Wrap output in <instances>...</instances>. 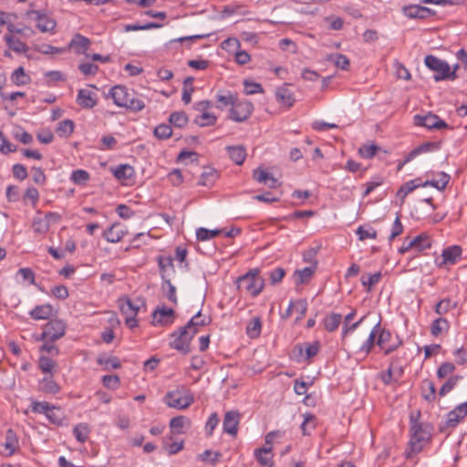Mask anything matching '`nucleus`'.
I'll return each mask as SVG.
<instances>
[{
    "mask_svg": "<svg viewBox=\"0 0 467 467\" xmlns=\"http://www.w3.org/2000/svg\"><path fill=\"white\" fill-rule=\"evenodd\" d=\"M56 366V362L46 356H41L38 360V367L44 373L52 374L53 368Z\"/></svg>",
    "mask_w": 467,
    "mask_h": 467,
    "instance_id": "nucleus-56",
    "label": "nucleus"
},
{
    "mask_svg": "<svg viewBox=\"0 0 467 467\" xmlns=\"http://www.w3.org/2000/svg\"><path fill=\"white\" fill-rule=\"evenodd\" d=\"M66 323L61 319H52L43 327V332L36 337V340L57 341L66 333Z\"/></svg>",
    "mask_w": 467,
    "mask_h": 467,
    "instance_id": "nucleus-9",
    "label": "nucleus"
},
{
    "mask_svg": "<svg viewBox=\"0 0 467 467\" xmlns=\"http://www.w3.org/2000/svg\"><path fill=\"white\" fill-rule=\"evenodd\" d=\"M342 321V316L338 313H331L324 318V327L328 332L337 330Z\"/></svg>",
    "mask_w": 467,
    "mask_h": 467,
    "instance_id": "nucleus-32",
    "label": "nucleus"
},
{
    "mask_svg": "<svg viewBox=\"0 0 467 467\" xmlns=\"http://www.w3.org/2000/svg\"><path fill=\"white\" fill-rule=\"evenodd\" d=\"M244 88L245 95L260 94L264 92V88L261 84L250 80L244 81Z\"/></svg>",
    "mask_w": 467,
    "mask_h": 467,
    "instance_id": "nucleus-53",
    "label": "nucleus"
},
{
    "mask_svg": "<svg viewBox=\"0 0 467 467\" xmlns=\"http://www.w3.org/2000/svg\"><path fill=\"white\" fill-rule=\"evenodd\" d=\"M186 422H189V420L183 416L174 417L170 421V427L174 432L182 433Z\"/></svg>",
    "mask_w": 467,
    "mask_h": 467,
    "instance_id": "nucleus-61",
    "label": "nucleus"
},
{
    "mask_svg": "<svg viewBox=\"0 0 467 467\" xmlns=\"http://www.w3.org/2000/svg\"><path fill=\"white\" fill-rule=\"evenodd\" d=\"M418 182H419L418 179L410 180V181L407 182L400 187V189L398 192V194L401 195L402 197H405L406 195H408L410 192H411L416 188L422 186V183H420Z\"/></svg>",
    "mask_w": 467,
    "mask_h": 467,
    "instance_id": "nucleus-59",
    "label": "nucleus"
},
{
    "mask_svg": "<svg viewBox=\"0 0 467 467\" xmlns=\"http://www.w3.org/2000/svg\"><path fill=\"white\" fill-rule=\"evenodd\" d=\"M414 124L416 126L425 127L429 130H441L448 127V124L443 119L431 113L426 115H415Z\"/></svg>",
    "mask_w": 467,
    "mask_h": 467,
    "instance_id": "nucleus-13",
    "label": "nucleus"
},
{
    "mask_svg": "<svg viewBox=\"0 0 467 467\" xmlns=\"http://www.w3.org/2000/svg\"><path fill=\"white\" fill-rule=\"evenodd\" d=\"M13 136L23 144H31L34 140L33 136L21 127H18L14 130Z\"/></svg>",
    "mask_w": 467,
    "mask_h": 467,
    "instance_id": "nucleus-50",
    "label": "nucleus"
},
{
    "mask_svg": "<svg viewBox=\"0 0 467 467\" xmlns=\"http://www.w3.org/2000/svg\"><path fill=\"white\" fill-rule=\"evenodd\" d=\"M314 274V268L311 266H306L303 269L296 270L294 274L295 276V283L296 285H302L307 280L310 279V277Z\"/></svg>",
    "mask_w": 467,
    "mask_h": 467,
    "instance_id": "nucleus-42",
    "label": "nucleus"
},
{
    "mask_svg": "<svg viewBox=\"0 0 467 467\" xmlns=\"http://www.w3.org/2000/svg\"><path fill=\"white\" fill-rule=\"evenodd\" d=\"M26 16L36 21V27L43 33L54 32L57 22L40 10L30 9Z\"/></svg>",
    "mask_w": 467,
    "mask_h": 467,
    "instance_id": "nucleus-10",
    "label": "nucleus"
},
{
    "mask_svg": "<svg viewBox=\"0 0 467 467\" xmlns=\"http://www.w3.org/2000/svg\"><path fill=\"white\" fill-rule=\"evenodd\" d=\"M169 122L176 128H182L188 123V117L183 111H175L170 115Z\"/></svg>",
    "mask_w": 467,
    "mask_h": 467,
    "instance_id": "nucleus-40",
    "label": "nucleus"
},
{
    "mask_svg": "<svg viewBox=\"0 0 467 467\" xmlns=\"http://www.w3.org/2000/svg\"><path fill=\"white\" fill-rule=\"evenodd\" d=\"M421 397L427 402H433L436 400L437 393L436 388L432 380L425 379L420 383Z\"/></svg>",
    "mask_w": 467,
    "mask_h": 467,
    "instance_id": "nucleus-21",
    "label": "nucleus"
},
{
    "mask_svg": "<svg viewBox=\"0 0 467 467\" xmlns=\"http://www.w3.org/2000/svg\"><path fill=\"white\" fill-rule=\"evenodd\" d=\"M134 169L129 164H120L113 170V175L119 181H128L133 178Z\"/></svg>",
    "mask_w": 467,
    "mask_h": 467,
    "instance_id": "nucleus-28",
    "label": "nucleus"
},
{
    "mask_svg": "<svg viewBox=\"0 0 467 467\" xmlns=\"http://www.w3.org/2000/svg\"><path fill=\"white\" fill-rule=\"evenodd\" d=\"M425 66L434 72L433 79L436 82L442 80H454L457 75L451 71V67L447 61L437 57L434 55H427L424 58Z\"/></svg>",
    "mask_w": 467,
    "mask_h": 467,
    "instance_id": "nucleus-5",
    "label": "nucleus"
},
{
    "mask_svg": "<svg viewBox=\"0 0 467 467\" xmlns=\"http://www.w3.org/2000/svg\"><path fill=\"white\" fill-rule=\"evenodd\" d=\"M380 327V322H378L372 330L370 331L368 338L366 341L358 348L357 350V353L363 354L364 356H367L372 349L374 344H375V338L377 337V334L379 333V329Z\"/></svg>",
    "mask_w": 467,
    "mask_h": 467,
    "instance_id": "nucleus-25",
    "label": "nucleus"
},
{
    "mask_svg": "<svg viewBox=\"0 0 467 467\" xmlns=\"http://www.w3.org/2000/svg\"><path fill=\"white\" fill-rule=\"evenodd\" d=\"M51 408V405L47 401H36L32 400L30 409L34 413L44 414L47 413L48 410Z\"/></svg>",
    "mask_w": 467,
    "mask_h": 467,
    "instance_id": "nucleus-62",
    "label": "nucleus"
},
{
    "mask_svg": "<svg viewBox=\"0 0 467 467\" xmlns=\"http://www.w3.org/2000/svg\"><path fill=\"white\" fill-rule=\"evenodd\" d=\"M357 235L358 236V239L363 241L366 239H376L377 238V232L372 227H364L359 226L356 231Z\"/></svg>",
    "mask_w": 467,
    "mask_h": 467,
    "instance_id": "nucleus-57",
    "label": "nucleus"
},
{
    "mask_svg": "<svg viewBox=\"0 0 467 467\" xmlns=\"http://www.w3.org/2000/svg\"><path fill=\"white\" fill-rule=\"evenodd\" d=\"M402 14L410 19L423 20L435 16L436 11L420 5H408L402 7Z\"/></svg>",
    "mask_w": 467,
    "mask_h": 467,
    "instance_id": "nucleus-12",
    "label": "nucleus"
},
{
    "mask_svg": "<svg viewBox=\"0 0 467 467\" xmlns=\"http://www.w3.org/2000/svg\"><path fill=\"white\" fill-rule=\"evenodd\" d=\"M207 324L206 318L202 317V311H198L185 326H190V330L194 331V335L198 332V328Z\"/></svg>",
    "mask_w": 467,
    "mask_h": 467,
    "instance_id": "nucleus-48",
    "label": "nucleus"
},
{
    "mask_svg": "<svg viewBox=\"0 0 467 467\" xmlns=\"http://www.w3.org/2000/svg\"><path fill=\"white\" fill-rule=\"evenodd\" d=\"M236 97V94L232 91H220L216 93V108L219 109H223L227 107L232 108Z\"/></svg>",
    "mask_w": 467,
    "mask_h": 467,
    "instance_id": "nucleus-24",
    "label": "nucleus"
},
{
    "mask_svg": "<svg viewBox=\"0 0 467 467\" xmlns=\"http://www.w3.org/2000/svg\"><path fill=\"white\" fill-rule=\"evenodd\" d=\"M89 432L90 429L87 423H79L73 428L74 437L80 443L87 441Z\"/></svg>",
    "mask_w": 467,
    "mask_h": 467,
    "instance_id": "nucleus-34",
    "label": "nucleus"
},
{
    "mask_svg": "<svg viewBox=\"0 0 467 467\" xmlns=\"http://www.w3.org/2000/svg\"><path fill=\"white\" fill-rule=\"evenodd\" d=\"M262 323L259 317H254L246 326V335L250 338H256L260 336Z\"/></svg>",
    "mask_w": 467,
    "mask_h": 467,
    "instance_id": "nucleus-35",
    "label": "nucleus"
},
{
    "mask_svg": "<svg viewBox=\"0 0 467 467\" xmlns=\"http://www.w3.org/2000/svg\"><path fill=\"white\" fill-rule=\"evenodd\" d=\"M461 379H462V376L459 375L449 378L448 380L441 387L438 395L441 397L445 396L455 388Z\"/></svg>",
    "mask_w": 467,
    "mask_h": 467,
    "instance_id": "nucleus-46",
    "label": "nucleus"
},
{
    "mask_svg": "<svg viewBox=\"0 0 467 467\" xmlns=\"http://www.w3.org/2000/svg\"><path fill=\"white\" fill-rule=\"evenodd\" d=\"M296 348H298L300 355H302L303 350H305V358L309 359L318 353L320 349V344L318 341H315L313 343H306L304 348L301 345H297Z\"/></svg>",
    "mask_w": 467,
    "mask_h": 467,
    "instance_id": "nucleus-36",
    "label": "nucleus"
},
{
    "mask_svg": "<svg viewBox=\"0 0 467 467\" xmlns=\"http://www.w3.org/2000/svg\"><path fill=\"white\" fill-rule=\"evenodd\" d=\"M377 339V345L381 348H385V346L391 339V332L388 329H381L379 327Z\"/></svg>",
    "mask_w": 467,
    "mask_h": 467,
    "instance_id": "nucleus-64",
    "label": "nucleus"
},
{
    "mask_svg": "<svg viewBox=\"0 0 467 467\" xmlns=\"http://www.w3.org/2000/svg\"><path fill=\"white\" fill-rule=\"evenodd\" d=\"M75 184L82 185L89 180V173L85 170H75L70 176Z\"/></svg>",
    "mask_w": 467,
    "mask_h": 467,
    "instance_id": "nucleus-52",
    "label": "nucleus"
},
{
    "mask_svg": "<svg viewBox=\"0 0 467 467\" xmlns=\"http://www.w3.org/2000/svg\"><path fill=\"white\" fill-rule=\"evenodd\" d=\"M254 456L262 467L274 466V455L270 447L257 448L254 451Z\"/></svg>",
    "mask_w": 467,
    "mask_h": 467,
    "instance_id": "nucleus-19",
    "label": "nucleus"
},
{
    "mask_svg": "<svg viewBox=\"0 0 467 467\" xmlns=\"http://www.w3.org/2000/svg\"><path fill=\"white\" fill-rule=\"evenodd\" d=\"M254 105L248 99H239L237 97L229 109V119L234 122H244L250 118Z\"/></svg>",
    "mask_w": 467,
    "mask_h": 467,
    "instance_id": "nucleus-8",
    "label": "nucleus"
},
{
    "mask_svg": "<svg viewBox=\"0 0 467 467\" xmlns=\"http://www.w3.org/2000/svg\"><path fill=\"white\" fill-rule=\"evenodd\" d=\"M450 328V324L447 319L439 317L435 319L431 326V335L434 337L439 336L441 332L447 331Z\"/></svg>",
    "mask_w": 467,
    "mask_h": 467,
    "instance_id": "nucleus-38",
    "label": "nucleus"
},
{
    "mask_svg": "<svg viewBox=\"0 0 467 467\" xmlns=\"http://www.w3.org/2000/svg\"><path fill=\"white\" fill-rule=\"evenodd\" d=\"M258 274V269H253L239 276L236 280L237 288L253 297L257 296L262 292L265 285L264 279Z\"/></svg>",
    "mask_w": 467,
    "mask_h": 467,
    "instance_id": "nucleus-4",
    "label": "nucleus"
},
{
    "mask_svg": "<svg viewBox=\"0 0 467 467\" xmlns=\"http://www.w3.org/2000/svg\"><path fill=\"white\" fill-rule=\"evenodd\" d=\"M119 308L122 315L125 316V324L130 328L138 326L137 315L141 307L146 306L145 300L141 297H136L133 300L129 296H121L118 300Z\"/></svg>",
    "mask_w": 467,
    "mask_h": 467,
    "instance_id": "nucleus-3",
    "label": "nucleus"
},
{
    "mask_svg": "<svg viewBox=\"0 0 467 467\" xmlns=\"http://www.w3.org/2000/svg\"><path fill=\"white\" fill-rule=\"evenodd\" d=\"M127 234L125 226L120 223H113L103 233V237L107 242L115 244L122 240Z\"/></svg>",
    "mask_w": 467,
    "mask_h": 467,
    "instance_id": "nucleus-18",
    "label": "nucleus"
},
{
    "mask_svg": "<svg viewBox=\"0 0 467 467\" xmlns=\"http://www.w3.org/2000/svg\"><path fill=\"white\" fill-rule=\"evenodd\" d=\"M161 286L163 291L166 293L167 298L176 305L178 303L176 296V287L171 283L169 279L165 278V276H162Z\"/></svg>",
    "mask_w": 467,
    "mask_h": 467,
    "instance_id": "nucleus-45",
    "label": "nucleus"
},
{
    "mask_svg": "<svg viewBox=\"0 0 467 467\" xmlns=\"http://www.w3.org/2000/svg\"><path fill=\"white\" fill-rule=\"evenodd\" d=\"M174 320V311L172 308H168L166 306H162L157 308L152 313V323L156 325L161 326H169L173 323Z\"/></svg>",
    "mask_w": 467,
    "mask_h": 467,
    "instance_id": "nucleus-17",
    "label": "nucleus"
},
{
    "mask_svg": "<svg viewBox=\"0 0 467 467\" xmlns=\"http://www.w3.org/2000/svg\"><path fill=\"white\" fill-rule=\"evenodd\" d=\"M76 102L84 109H91L98 104V95L89 88H80L78 91Z\"/></svg>",
    "mask_w": 467,
    "mask_h": 467,
    "instance_id": "nucleus-15",
    "label": "nucleus"
},
{
    "mask_svg": "<svg viewBox=\"0 0 467 467\" xmlns=\"http://www.w3.org/2000/svg\"><path fill=\"white\" fill-rule=\"evenodd\" d=\"M441 149V142L439 141H427L420 146L414 148L412 150H410L403 160L402 163L399 166V169H401L403 165L406 163H409L413 159H415L417 156L423 154V153H429L437 151Z\"/></svg>",
    "mask_w": 467,
    "mask_h": 467,
    "instance_id": "nucleus-14",
    "label": "nucleus"
},
{
    "mask_svg": "<svg viewBox=\"0 0 467 467\" xmlns=\"http://www.w3.org/2000/svg\"><path fill=\"white\" fill-rule=\"evenodd\" d=\"M449 181H450V175H448L447 173H445L443 171H441V172H439L437 179L424 182L422 183V187L431 186V187L436 188L439 191H443L446 188V186L448 185Z\"/></svg>",
    "mask_w": 467,
    "mask_h": 467,
    "instance_id": "nucleus-29",
    "label": "nucleus"
},
{
    "mask_svg": "<svg viewBox=\"0 0 467 467\" xmlns=\"http://www.w3.org/2000/svg\"><path fill=\"white\" fill-rule=\"evenodd\" d=\"M327 60L342 70H347L350 64L349 59L345 55L339 53L330 54Z\"/></svg>",
    "mask_w": 467,
    "mask_h": 467,
    "instance_id": "nucleus-33",
    "label": "nucleus"
},
{
    "mask_svg": "<svg viewBox=\"0 0 467 467\" xmlns=\"http://www.w3.org/2000/svg\"><path fill=\"white\" fill-rule=\"evenodd\" d=\"M108 97L113 99L116 106L126 108L134 112L140 111L145 108L144 101L136 97L134 92L129 90L125 86H114L109 89Z\"/></svg>",
    "mask_w": 467,
    "mask_h": 467,
    "instance_id": "nucleus-2",
    "label": "nucleus"
},
{
    "mask_svg": "<svg viewBox=\"0 0 467 467\" xmlns=\"http://www.w3.org/2000/svg\"><path fill=\"white\" fill-rule=\"evenodd\" d=\"M217 179V172L213 168H205L202 172L198 184L205 187L212 186Z\"/></svg>",
    "mask_w": 467,
    "mask_h": 467,
    "instance_id": "nucleus-31",
    "label": "nucleus"
},
{
    "mask_svg": "<svg viewBox=\"0 0 467 467\" xmlns=\"http://www.w3.org/2000/svg\"><path fill=\"white\" fill-rule=\"evenodd\" d=\"M11 80L16 86H23L29 82L30 78L26 74L24 67H19L12 73Z\"/></svg>",
    "mask_w": 467,
    "mask_h": 467,
    "instance_id": "nucleus-39",
    "label": "nucleus"
},
{
    "mask_svg": "<svg viewBox=\"0 0 467 467\" xmlns=\"http://www.w3.org/2000/svg\"><path fill=\"white\" fill-rule=\"evenodd\" d=\"M4 40L6 46L17 54H26L29 50V47L26 43L13 35H5Z\"/></svg>",
    "mask_w": 467,
    "mask_h": 467,
    "instance_id": "nucleus-23",
    "label": "nucleus"
},
{
    "mask_svg": "<svg viewBox=\"0 0 467 467\" xmlns=\"http://www.w3.org/2000/svg\"><path fill=\"white\" fill-rule=\"evenodd\" d=\"M53 314V307L50 304L36 306L30 312L29 316L34 320H47Z\"/></svg>",
    "mask_w": 467,
    "mask_h": 467,
    "instance_id": "nucleus-22",
    "label": "nucleus"
},
{
    "mask_svg": "<svg viewBox=\"0 0 467 467\" xmlns=\"http://www.w3.org/2000/svg\"><path fill=\"white\" fill-rule=\"evenodd\" d=\"M89 46L90 40L80 34H76L69 43L70 48L79 55L86 54Z\"/></svg>",
    "mask_w": 467,
    "mask_h": 467,
    "instance_id": "nucleus-20",
    "label": "nucleus"
},
{
    "mask_svg": "<svg viewBox=\"0 0 467 467\" xmlns=\"http://www.w3.org/2000/svg\"><path fill=\"white\" fill-rule=\"evenodd\" d=\"M277 100L286 107L290 108L295 103L293 92L286 87L279 88L275 93Z\"/></svg>",
    "mask_w": 467,
    "mask_h": 467,
    "instance_id": "nucleus-30",
    "label": "nucleus"
},
{
    "mask_svg": "<svg viewBox=\"0 0 467 467\" xmlns=\"http://www.w3.org/2000/svg\"><path fill=\"white\" fill-rule=\"evenodd\" d=\"M188 251L184 246L179 245L175 249V260L180 262L181 267L188 270L189 264L186 262Z\"/></svg>",
    "mask_w": 467,
    "mask_h": 467,
    "instance_id": "nucleus-58",
    "label": "nucleus"
},
{
    "mask_svg": "<svg viewBox=\"0 0 467 467\" xmlns=\"http://www.w3.org/2000/svg\"><path fill=\"white\" fill-rule=\"evenodd\" d=\"M432 426L430 423L420 422L418 418L410 416V441L405 451L407 459H411L420 453L424 446L431 441Z\"/></svg>",
    "mask_w": 467,
    "mask_h": 467,
    "instance_id": "nucleus-1",
    "label": "nucleus"
},
{
    "mask_svg": "<svg viewBox=\"0 0 467 467\" xmlns=\"http://www.w3.org/2000/svg\"><path fill=\"white\" fill-rule=\"evenodd\" d=\"M172 134V130L169 124H160L154 129V135L160 140H166Z\"/></svg>",
    "mask_w": 467,
    "mask_h": 467,
    "instance_id": "nucleus-55",
    "label": "nucleus"
},
{
    "mask_svg": "<svg viewBox=\"0 0 467 467\" xmlns=\"http://www.w3.org/2000/svg\"><path fill=\"white\" fill-rule=\"evenodd\" d=\"M241 415L238 411H227L223 418V430L229 435L235 437L238 432V426Z\"/></svg>",
    "mask_w": 467,
    "mask_h": 467,
    "instance_id": "nucleus-16",
    "label": "nucleus"
},
{
    "mask_svg": "<svg viewBox=\"0 0 467 467\" xmlns=\"http://www.w3.org/2000/svg\"><path fill=\"white\" fill-rule=\"evenodd\" d=\"M4 447L8 451V456L13 455L19 448L18 437L12 429L6 431Z\"/></svg>",
    "mask_w": 467,
    "mask_h": 467,
    "instance_id": "nucleus-26",
    "label": "nucleus"
},
{
    "mask_svg": "<svg viewBox=\"0 0 467 467\" xmlns=\"http://www.w3.org/2000/svg\"><path fill=\"white\" fill-rule=\"evenodd\" d=\"M163 400L169 408L184 410L194 402V397L190 389L182 386L168 391Z\"/></svg>",
    "mask_w": 467,
    "mask_h": 467,
    "instance_id": "nucleus-6",
    "label": "nucleus"
},
{
    "mask_svg": "<svg viewBox=\"0 0 467 467\" xmlns=\"http://www.w3.org/2000/svg\"><path fill=\"white\" fill-rule=\"evenodd\" d=\"M223 232V229H213L209 230L203 227L198 228L196 231V237L199 241H208L211 240L217 235H219Z\"/></svg>",
    "mask_w": 467,
    "mask_h": 467,
    "instance_id": "nucleus-44",
    "label": "nucleus"
},
{
    "mask_svg": "<svg viewBox=\"0 0 467 467\" xmlns=\"http://www.w3.org/2000/svg\"><path fill=\"white\" fill-rule=\"evenodd\" d=\"M98 363L103 367L105 370L116 369L120 368V362L116 357L99 358Z\"/></svg>",
    "mask_w": 467,
    "mask_h": 467,
    "instance_id": "nucleus-49",
    "label": "nucleus"
},
{
    "mask_svg": "<svg viewBox=\"0 0 467 467\" xmlns=\"http://www.w3.org/2000/svg\"><path fill=\"white\" fill-rule=\"evenodd\" d=\"M102 383L109 389H117L119 387V378L117 375H105Z\"/></svg>",
    "mask_w": 467,
    "mask_h": 467,
    "instance_id": "nucleus-63",
    "label": "nucleus"
},
{
    "mask_svg": "<svg viewBox=\"0 0 467 467\" xmlns=\"http://www.w3.org/2000/svg\"><path fill=\"white\" fill-rule=\"evenodd\" d=\"M158 266L162 276H165V273L168 268H173V259L171 256L160 255L157 257Z\"/></svg>",
    "mask_w": 467,
    "mask_h": 467,
    "instance_id": "nucleus-54",
    "label": "nucleus"
},
{
    "mask_svg": "<svg viewBox=\"0 0 467 467\" xmlns=\"http://www.w3.org/2000/svg\"><path fill=\"white\" fill-rule=\"evenodd\" d=\"M381 279V273L377 272L369 275L367 278L363 276L361 278V284L366 288L367 292H370L373 285L378 284Z\"/></svg>",
    "mask_w": 467,
    "mask_h": 467,
    "instance_id": "nucleus-51",
    "label": "nucleus"
},
{
    "mask_svg": "<svg viewBox=\"0 0 467 467\" xmlns=\"http://www.w3.org/2000/svg\"><path fill=\"white\" fill-rule=\"evenodd\" d=\"M189 328L190 326H184L171 334V347L183 354H188L191 351L190 343L194 337V331Z\"/></svg>",
    "mask_w": 467,
    "mask_h": 467,
    "instance_id": "nucleus-7",
    "label": "nucleus"
},
{
    "mask_svg": "<svg viewBox=\"0 0 467 467\" xmlns=\"http://www.w3.org/2000/svg\"><path fill=\"white\" fill-rule=\"evenodd\" d=\"M462 257V248L459 245H451L442 250L441 258L435 259L438 267L455 265Z\"/></svg>",
    "mask_w": 467,
    "mask_h": 467,
    "instance_id": "nucleus-11",
    "label": "nucleus"
},
{
    "mask_svg": "<svg viewBox=\"0 0 467 467\" xmlns=\"http://www.w3.org/2000/svg\"><path fill=\"white\" fill-rule=\"evenodd\" d=\"M217 118L214 114L203 112L194 119V123L199 127H208L215 125Z\"/></svg>",
    "mask_w": 467,
    "mask_h": 467,
    "instance_id": "nucleus-37",
    "label": "nucleus"
},
{
    "mask_svg": "<svg viewBox=\"0 0 467 467\" xmlns=\"http://www.w3.org/2000/svg\"><path fill=\"white\" fill-rule=\"evenodd\" d=\"M40 385L42 390L49 394H56L60 389L58 384L52 379V376L45 377L41 380Z\"/></svg>",
    "mask_w": 467,
    "mask_h": 467,
    "instance_id": "nucleus-41",
    "label": "nucleus"
},
{
    "mask_svg": "<svg viewBox=\"0 0 467 467\" xmlns=\"http://www.w3.org/2000/svg\"><path fill=\"white\" fill-rule=\"evenodd\" d=\"M16 146L12 144L7 138L0 131V152L3 154H8L16 150Z\"/></svg>",
    "mask_w": 467,
    "mask_h": 467,
    "instance_id": "nucleus-60",
    "label": "nucleus"
},
{
    "mask_svg": "<svg viewBox=\"0 0 467 467\" xmlns=\"http://www.w3.org/2000/svg\"><path fill=\"white\" fill-rule=\"evenodd\" d=\"M412 241L415 242V249L419 252L431 248V240L427 234H420L414 237Z\"/></svg>",
    "mask_w": 467,
    "mask_h": 467,
    "instance_id": "nucleus-47",
    "label": "nucleus"
},
{
    "mask_svg": "<svg viewBox=\"0 0 467 467\" xmlns=\"http://www.w3.org/2000/svg\"><path fill=\"white\" fill-rule=\"evenodd\" d=\"M75 124L71 119L60 121L57 128V132L60 137H68L74 131Z\"/></svg>",
    "mask_w": 467,
    "mask_h": 467,
    "instance_id": "nucleus-43",
    "label": "nucleus"
},
{
    "mask_svg": "<svg viewBox=\"0 0 467 467\" xmlns=\"http://www.w3.org/2000/svg\"><path fill=\"white\" fill-rule=\"evenodd\" d=\"M227 153L230 159L237 165H241L246 157L245 148L242 145L227 146Z\"/></svg>",
    "mask_w": 467,
    "mask_h": 467,
    "instance_id": "nucleus-27",
    "label": "nucleus"
}]
</instances>
